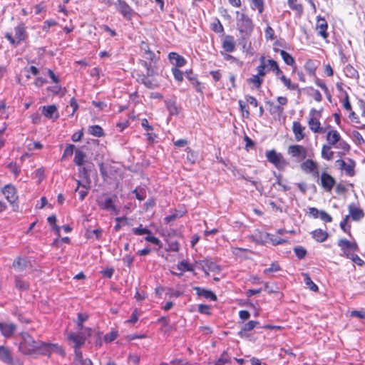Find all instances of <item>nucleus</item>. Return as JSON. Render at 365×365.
Returning <instances> with one entry per match:
<instances>
[{
  "label": "nucleus",
  "mask_w": 365,
  "mask_h": 365,
  "mask_svg": "<svg viewBox=\"0 0 365 365\" xmlns=\"http://www.w3.org/2000/svg\"><path fill=\"white\" fill-rule=\"evenodd\" d=\"M264 34L265 38L267 40H272L274 37V31L270 26L268 25L264 30Z\"/></svg>",
  "instance_id": "338daca9"
},
{
  "label": "nucleus",
  "mask_w": 365,
  "mask_h": 365,
  "mask_svg": "<svg viewBox=\"0 0 365 365\" xmlns=\"http://www.w3.org/2000/svg\"><path fill=\"white\" fill-rule=\"evenodd\" d=\"M222 48L227 53H231L235 49V43L234 41L233 36H226L223 42H222Z\"/></svg>",
  "instance_id": "cd10ccee"
},
{
  "label": "nucleus",
  "mask_w": 365,
  "mask_h": 365,
  "mask_svg": "<svg viewBox=\"0 0 365 365\" xmlns=\"http://www.w3.org/2000/svg\"><path fill=\"white\" fill-rule=\"evenodd\" d=\"M231 363V357L227 351H224L220 358L215 361V365H225Z\"/></svg>",
  "instance_id": "37998d69"
},
{
  "label": "nucleus",
  "mask_w": 365,
  "mask_h": 365,
  "mask_svg": "<svg viewBox=\"0 0 365 365\" xmlns=\"http://www.w3.org/2000/svg\"><path fill=\"white\" fill-rule=\"evenodd\" d=\"M337 245L344 252L345 257L346 254L351 253L349 250L356 252L359 250L358 245L356 242H350L346 239H340L338 241Z\"/></svg>",
  "instance_id": "f8f14e48"
},
{
  "label": "nucleus",
  "mask_w": 365,
  "mask_h": 365,
  "mask_svg": "<svg viewBox=\"0 0 365 365\" xmlns=\"http://www.w3.org/2000/svg\"><path fill=\"white\" fill-rule=\"evenodd\" d=\"M186 74L187 78L192 83L195 91L197 92H202V88L201 86V83L197 80V76L192 73V70H190L189 71H187Z\"/></svg>",
  "instance_id": "c85d7f7f"
},
{
  "label": "nucleus",
  "mask_w": 365,
  "mask_h": 365,
  "mask_svg": "<svg viewBox=\"0 0 365 365\" xmlns=\"http://www.w3.org/2000/svg\"><path fill=\"white\" fill-rule=\"evenodd\" d=\"M267 63L268 68L267 71H273L277 78H279L282 74V71L279 68V65L276 61L273 59H268L267 60Z\"/></svg>",
  "instance_id": "2f4dec72"
},
{
  "label": "nucleus",
  "mask_w": 365,
  "mask_h": 365,
  "mask_svg": "<svg viewBox=\"0 0 365 365\" xmlns=\"http://www.w3.org/2000/svg\"><path fill=\"white\" fill-rule=\"evenodd\" d=\"M304 68L311 76L316 77L317 66L312 60L309 59L306 61Z\"/></svg>",
  "instance_id": "a19ab883"
},
{
  "label": "nucleus",
  "mask_w": 365,
  "mask_h": 365,
  "mask_svg": "<svg viewBox=\"0 0 365 365\" xmlns=\"http://www.w3.org/2000/svg\"><path fill=\"white\" fill-rule=\"evenodd\" d=\"M347 162L344 160L339 159L336 160V164L339 167V168L341 170H344L346 175L349 177H353L355 175V167L356 162L351 159L348 158L346 159Z\"/></svg>",
  "instance_id": "0eeeda50"
},
{
  "label": "nucleus",
  "mask_w": 365,
  "mask_h": 365,
  "mask_svg": "<svg viewBox=\"0 0 365 365\" xmlns=\"http://www.w3.org/2000/svg\"><path fill=\"white\" fill-rule=\"evenodd\" d=\"M168 58L170 63L174 67H176V68L182 67L187 63L186 59L183 56H180V54H178L176 52H170L168 53Z\"/></svg>",
  "instance_id": "4468645a"
},
{
  "label": "nucleus",
  "mask_w": 365,
  "mask_h": 365,
  "mask_svg": "<svg viewBox=\"0 0 365 365\" xmlns=\"http://www.w3.org/2000/svg\"><path fill=\"white\" fill-rule=\"evenodd\" d=\"M16 329V326L13 323L0 322V331L5 338L13 336Z\"/></svg>",
  "instance_id": "f3484780"
},
{
  "label": "nucleus",
  "mask_w": 365,
  "mask_h": 365,
  "mask_svg": "<svg viewBox=\"0 0 365 365\" xmlns=\"http://www.w3.org/2000/svg\"><path fill=\"white\" fill-rule=\"evenodd\" d=\"M346 257L351 259L353 262L359 266H363L364 264V261L361 259L356 254L347 253L346 254Z\"/></svg>",
  "instance_id": "603ef678"
},
{
  "label": "nucleus",
  "mask_w": 365,
  "mask_h": 365,
  "mask_svg": "<svg viewBox=\"0 0 365 365\" xmlns=\"http://www.w3.org/2000/svg\"><path fill=\"white\" fill-rule=\"evenodd\" d=\"M312 237L318 242H323L328 238V232L322 229H317L311 232Z\"/></svg>",
  "instance_id": "c756f323"
},
{
  "label": "nucleus",
  "mask_w": 365,
  "mask_h": 365,
  "mask_svg": "<svg viewBox=\"0 0 365 365\" xmlns=\"http://www.w3.org/2000/svg\"><path fill=\"white\" fill-rule=\"evenodd\" d=\"M288 154L296 158L297 162L304 160L307 157V149L301 145H292L289 146Z\"/></svg>",
  "instance_id": "6e6552de"
},
{
  "label": "nucleus",
  "mask_w": 365,
  "mask_h": 365,
  "mask_svg": "<svg viewBox=\"0 0 365 365\" xmlns=\"http://www.w3.org/2000/svg\"><path fill=\"white\" fill-rule=\"evenodd\" d=\"M335 184L336 180L330 174L327 172L321 174L320 185L327 192H331Z\"/></svg>",
  "instance_id": "9b49d317"
},
{
  "label": "nucleus",
  "mask_w": 365,
  "mask_h": 365,
  "mask_svg": "<svg viewBox=\"0 0 365 365\" xmlns=\"http://www.w3.org/2000/svg\"><path fill=\"white\" fill-rule=\"evenodd\" d=\"M341 136L339 133L336 130H331L327 133V140L329 145H334L340 140Z\"/></svg>",
  "instance_id": "7c9ffc66"
},
{
  "label": "nucleus",
  "mask_w": 365,
  "mask_h": 365,
  "mask_svg": "<svg viewBox=\"0 0 365 365\" xmlns=\"http://www.w3.org/2000/svg\"><path fill=\"white\" fill-rule=\"evenodd\" d=\"M266 103L269 106V112L271 115L278 114L281 115L283 113V107L274 105V103L270 101H267Z\"/></svg>",
  "instance_id": "f704fd0d"
},
{
  "label": "nucleus",
  "mask_w": 365,
  "mask_h": 365,
  "mask_svg": "<svg viewBox=\"0 0 365 365\" xmlns=\"http://www.w3.org/2000/svg\"><path fill=\"white\" fill-rule=\"evenodd\" d=\"M260 64L257 67L258 76L263 77L266 74L265 68H267V63L264 56L259 58Z\"/></svg>",
  "instance_id": "ea45409f"
},
{
  "label": "nucleus",
  "mask_w": 365,
  "mask_h": 365,
  "mask_svg": "<svg viewBox=\"0 0 365 365\" xmlns=\"http://www.w3.org/2000/svg\"><path fill=\"white\" fill-rule=\"evenodd\" d=\"M247 82L253 83L256 88H259L263 83V78L257 75H254L247 79Z\"/></svg>",
  "instance_id": "13d9d810"
},
{
  "label": "nucleus",
  "mask_w": 365,
  "mask_h": 365,
  "mask_svg": "<svg viewBox=\"0 0 365 365\" xmlns=\"http://www.w3.org/2000/svg\"><path fill=\"white\" fill-rule=\"evenodd\" d=\"M351 136L353 137L355 143L357 144L358 145H361V144L365 143L361 133L356 130L352 131Z\"/></svg>",
  "instance_id": "052dcab7"
},
{
  "label": "nucleus",
  "mask_w": 365,
  "mask_h": 365,
  "mask_svg": "<svg viewBox=\"0 0 365 365\" xmlns=\"http://www.w3.org/2000/svg\"><path fill=\"white\" fill-rule=\"evenodd\" d=\"M314 78H315L314 82H315L316 85L318 86L319 87H320L324 91L325 94L327 96L328 99L330 100L331 96V94L329 93V89H328L326 83L322 80L317 78V76Z\"/></svg>",
  "instance_id": "3c124183"
},
{
  "label": "nucleus",
  "mask_w": 365,
  "mask_h": 365,
  "mask_svg": "<svg viewBox=\"0 0 365 365\" xmlns=\"http://www.w3.org/2000/svg\"><path fill=\"white\" fill-rule=\"evenodd\" d=\"M177 269L182 272H192L194 270L193 265L184 260L178 262L177 264Z\"/></svg>",
  "instance_id": "a18cd8bd"
},
{
  "label": "nucleus",
  "mask_w": 365,
  "mask_h": 365,
  "mask_svg": "<svg viewBox=\"0 0 365 365\" xmlns=\"http://www.w3.org/2000/svg\"><path fill=\"white\" fill-rule=\"evenodd\" d=\"M259 322L258 321H250L242 326L240 331H238L237 335L241 338H247L250 336L249 331L254 329L255 327L258 325Z\"/></svg>",
  "instance_id": "2eb2a0df"
},
{
  "label": "nucleus",
  "mask_w": 365,
  "mask_h": 365,
  "mask_svg": "<svg viewBox=\"0 0 365 365\" xmlns=\"http://www.w3.org/2000/svg\"><path fill=\"white\" fill-rule=\"evenodd\" d=\"M334 152L331 150V145H324L322 149V157L324 159L330 160L333 158Z\"/></svg>",
  "instance_id": "c03bdc74"
},
{
  "label": "nucleus",
  "mask_w": 365,
  "mask_h": 365,
  "mask_svg": "<svg viewBox=\"0 0 365 365\" xmlns=\"http://www.w3.org/2000/svg\"><path fill=\"white\" fill-rule=\"evenodd\" d=\"M327 28L328 24L325 19L318 16L317 21V29H318V34L324 39L329 36Z\"/></svg>",
  "instance_id": "aec40b11"
},
{
  "label": "nucleus",
  "mask_w": 365,
  "mask_h": 365,
  "mask_svg": "<svg viewBox=\"0 0 365 365\" xmlns=\"http://www.w3.org/2000/svg\"><path fill=\"white\" fill-rule=\"evenodd\" d=\"M171 365H192L187 360L183 359H174L170 361Z\"/></svg>",
  "instance_id": "774afa93"
},
{
  "label": "nucleus",
  "mask_w": 365,
  "mask_h": 365,
  "mask_svg": "<svg viewBox=\"0 0 365 365\" xmlns=\"http://www.w3.org/2000/svg\"><path fill=\"white\" fill-rule=\"evenodd\" d=\"M237 14V27L241 37L246 40L250 37L254 30V24L251 18L245 13L236 11Z\"/></svg>",
  "instance_id": "f03ea898"
},
{
  "label": "nucleus",
  "mask_w": 365,
  "mask_h": 365,
  "mask_svg": "<svg viewBox=\"0 0 365 365\" xmlns=\"http://www.w3.org/2000/svg\"><path fill=\"white\" fill-rule=\"evenodd\" d=\"M88 132L90 135L95 137H103L105 135V133L103 128L98 125H91L88 128Z\"/></svg>",
  "instance_id": "72a5a7b5"
},
{
  "label": "nucleus",
  "mask_w": 365,
  "mask_h": 365,
  "mask_svg": "<svg viewBox=\"0 0 365 365\" xmlns=\"http://www.w3.org/2000/svg\"><path fill=\"white\" fill-rule=\"evenodd\" d=\"M132 232L135 235L138 236L152 234V232L149 229L143 227L142 225H140L138 227L133 228Z\"/></svg>",
  "instance_id": "de8ad7c7"
},
{
  "label": "nucleus",
  "mask_w": 365,
  "mask_h": 365,
  "mask_svg": "<svg viewBox=\"0 0 365 365\" xmlns=\"http://www.w3.org/2000/svg\"><path fill=\"white\" fill-rule=\"evenodd\" d=\"M40 108L42 114L48 119H57L59 117L58 108L55 105L43 106Z\"/></svg>",
  "instance_id": "a211bd4d"
},
{
  "label": "nucleus",
  "mask_w": 365,
  "mask_h": 365,
  "mask_svg": "<svg viewBox=\"0 0 365 365\" xmlns=\"http://www.w3.org/2000/svg\"><path fill=\"white\" fill-rule=\"evenodd\" d=\"M283 83L284 86L289 90H299V86L297 83H292L291 80L287 78L284 75L282 74L279 78Z\"/></svg>",
  "instance_id": "4c0bfd02"
},
{
  "label": "nucleus",
  "mask_w": 365,
  "mask_h": 365,
  "mask_svg": "<svg viewBox=\"0 0 365 365\" xmlns=\"http://www.w3.org/2000/svg\"><path fill=\"white\" fill-rule=\"evenodd\" d=\"M117 198L115 195L110 197L107 193H103L101 195L98 196L96 199V203L100 209L112 211L117 213L116 207L115 205V200Z\"/></svg>",
  "instance_id": "7ed1b4c3"
},
{
  "label": "nucleus",
  "mask_w": 365,
  "mask_h": 365,
  "mask_svg": "<svg viewBox=\"0 0 365 365\" xmlns=\"http://www.w3.org/2000/svg\"><path fill=\"white\" fill-rule=\"evenodd\" d=\"M85 158L86 154L84 152L80 150H76L73 162L76 165L81 167L83 165Z\"/></svg>",
  "instance_id": "79ce46f5"
},
{
  "label": "nucleus",
  "mask_w": 365,
  "mask_h": 365,
  "mask_svg": "<svg viewBox=\"0 0 365 365\" xmlns=\"http://www.w3.org/2000/svg\"><path fill=\"white\" fill-rule=\"evenodd\" d=\"M114 4L124 19L128 21L132 19L135 11L124 0H117Z\"/></svg>",
  "instance_id": "423d86ee"
},
{
  "label": "nucleus",
  "mask_w": 365,
  "mask_h": 365,
  "mask_svg": "<svg viewBox=\"0 0 365 365\" xmlns=\"http://www.w3.org/2000/svg\"><path fill=\"white\" fill-rule=\"evenodd\" d=\"M315 114H317L319 117L321 115L320 113L315 108H312L309 112L311 117L308 122L309 128L315 133H323L325 130L323 128L321 127V123L317 119V117H315Z\"/></svg>",
  "instance_id": "1a4fd4ad"
},
{
  "label": "nucleus",
  "mask_w": 365,
  "mask_h": 365,
  "mask_svg": "<svg viewBox=\"0 0 365 365\" xmlns=\"http://www.w3.org/2000/svg\"><path fill=\"white\" fill-rule=\"evenodd\" d=\"M165 106L169 111L170 115H177L179 113V108L177 106V103L173 100L165 101Z\"/></svg>",
  "instance_id": "473e14b6"
},
{
  "label": "nucleus",
  "mask_w": 365,
  "mask_h": 365,
  "mask_svg": "<svg viewBox=\"0 0 365 365\" xmlns=\"http://www.w3.org/2000/svg\"><path fill=\"white\" fill-rule=\"evenodd\" d=\"M1 192L10 203H14L18 198L16 187L11 184L6 185Z\"/></svg>",
  "instance_id": "ddd939ff"
},
{
  "label": "nucleus",
  "mask_w": 365,
  "mask_h": 365,
  "mask_svg": "<svg viewBox=\"0 0 365 365\" xmlns=\"http://www.w3.org/2000/svg\"><path fill=\"white\" fill-rule=\"evenodd\" d=\"M280 56H282L284 62L292 67H296V63L294 58L287 51H281Z\"/></svg>",
  "instance_id": "58836bf2"
},
{
  "label": "nucleus",
  "mask_w": 365,
  "mask_h": 365,
  "mask_svg": "<svg viewBox=\"0 0 365 365\" xmlns=\"http://www.w3.org/2000/svg\"><path fill=\"white\" fill-rule=\"evenodd\" d=\"M251 9L252 10L257 9L259 14H262L264 11V1L263 0H251Z\"/></svg>",
  "instance_id": "09e8293b"
},
{
  "label": "nucleus",
  "mask_w": 365,
  "mask_h": 365,
  "mask_svg": "<svg viewBox=\"0 0 365 365\" xmlns=\"http://www.w3.org/2000/svg\"><path fill=\"white\" fill-rule=\"evenodd\" d=\"M211 29L215 33H222L224 31V27L219 19H216V22L211 24Z\"/></svg>",
  "instance_id": "e2e57ef3"
},
{
  "label": "nucleus",
  "mask_w": 365,
  "mask_h": 365,
  "mask_svg": "<svg viewBox=\"0 0 365 365\" xmlns=\"http://www.w3.org/2000/svg\"><path fill=\"white\" fill-rule=\"evenodd\" d=\"M145 240L146 242H149L155 245H158L159 248H162L163 247L162 242L158 237L153 236L152 234L147 235L146 237H145Z\"/></svg>",
  "instance_id": "4d7b16f0"
},
{
  "label": "nucleus",
  "mask_w": 365,
  "mask_h": 365,
  "mask_svg": "<svg viewBox=\"0 0 365 365\" xmlns=\"http://www.w3.org/2000/svg\"><path fill=\"white\" fill-rule=\"evenodd\" d=\"M141 52H143V56L149 60L151 62L155 61V54L153 51L150 50L148 43L145 41H142L140 45Z\"/></svg>",
  "instance_id": "5701e85b"
},
{
  "label": "nucleus",
  "mask_w": 365,
  "mask_h": 365,
  "mask_svg": "<svg viewBox=\"0 0 365 365\" xmlns=\"http://www.w3.org/2000/svg\"><path fill=\"white\" fill-rule=\"evenodd\" d=\"M19 351L24 355L40 354L50 357L52 353L65 356L66 353L58 344L36 341L28 332L19 334Z\"/></svg>",
  "instance_id": "f257e3e1"
},
{
  "label": "nucleus",
  "mask_w": 365,
  "mask_h": 365,
  "mask_svg": "<svg viewBox=\"0 0 365 365\" xmlns=\"http://www.w3.org/2000/svg\"><path fill=\"white\" fill-rule=\"evenodd\" d=\"M288 5L292 10L297 11L299 14L303 12L302 4L297 3V0H288Z\"/></svg>",
  "instance_id": "8fccbe9b"
},
{
  "label": "nucleus",
  "mask_w": 365,
  "mask_h": 365,
  "mask_svg": "<svg viewBox=\"0 0 365 365\" xmlns=\"http://www.w3.org/2000/svg\"><path fill=\"white\" fill-rule=\"evenodd\" d=\"M300 168L306 173H311L314 177L318 178L319 173L318 165L312 159H307L300 164Z\"/></svg>",
  "instance_id": "9d476101"
},
{
  "label": "nucleus",
  "mask_w": 365,
  "mask_h": 365,
  "mask_svg": "<svg viewBox=\"0 0 365 365\" xmlns=\"http://www.w3.org/2000/svg\"><path fill=\"white\" fill-rule=\"evenodd\" d=\"M346 75L351 78H356L359 76L358 71L351 66H347L345 68Z\"/></svg>",
  "instance_id": "69168bd1"
},
{
  "label": "nucleus",
  "mask_w": 365,
  "mask_h": 365,
  "mask_svg": "<svg viewBox=\"0 0 365 365\" xmlns=\"http://www.w3.org/2000/svg\"><path fill=\"white\" fill-rule=\"evenodd\" d=\"M294 252L298 259H302L304 258L307 252L305 248L302 246H297L294 248Z\"/></svg>",
  "instance_id": "bf43d9fd"
},
{
  "label": "nucleus",
  "mask_w": 365,
  "mask_h": 365,
  "mask_svg": "<svg viewBox=\"0 0 365 365\" xmlns=\"http://www.w3.org/2000/svg\"><path fill=\"white\" fill-rule=\"evenodd\" d=\"M88 319V315L86 313H78L77 317V329L78 331H83V322Z\"/></svg>",
  "instance_id": "49530a36"
},
{
  "label": "nucleus",
  "mask_w": 365,
  "mask_h": 365,
  "mask_svg": "<svg viewBox=\"0 0 365 365\" xmlns=\"http://www.w3.org/2000/svg\"><path fill=\"white\" fill-rule=\"evenodd\" d=\"M7 168L14 174L15 177H17L20 173V166H19L15 162H11L9 163Z\"/></svg>",
  "instance_id": "680f3d73"
},
{
  "label": "nucleus",
  "mask_w": 365,
  "mask_h": 365,
  "mask_svg": "<svg viewBox=\"0 0 365 365\" xmlns=\"http://www.w3.org/2000/svg\"><path fill=\"white\" fill-rule=\"evenodd\" d=\"M265 155L267 161L273 164L275 168L279 170L284 169V168L288 165V163L283 158L282 155L277 153L274 149L266 151Z\"/></svg>",
  "instance_id": "20e7f679"
},
{
  "label": "nucleus",
  "mask_w": 365,
  "mask_h": 365,
  "mask_svg": "<svg viewBox=\"0 0 365 365\" xmlns=\"http://www.w3.org/2000/svg\"><path fill=\"white\" fill-rule=\"evenodd\" d=\"M15 287L20 291H26L29 289V282L24 281L20 277L15 276Z\"/></svg>",
  "instance_id": "c9c22d12"
},
{
  "label": "nucleus",
  "mask_w": 365,
  "mask_h": 365,
  "mask_svg": "<svg viewBox=\"0 0 365 365\" xmlns=\"http://www.w3.org/2000/svg\"><path fill=\"white\" fill-rule=\"evenodd\" d=\"M133 192L135 194L136 199L140 201L143 200L146 197V191L143 187H136Z\"/></svg>",
  "instance_id": "864d4df0"
},
{
  "label": "nucleus",
  "mask_w": 365,
  "mask_h": 365,
  "mask_svg": "<svg viewBox=\"0 0 365 365\" xmlns=\"http://www.w3.org/2000/svg\"><path fill=\"white\" fill-rule=\"evenodd\" d=\"M197 264L199 265L197 267L201 269L206 274H208L210 271H215L218 269L217 265L209 259L199 261Z\"/></svg>",
  "instance_id": "6ab92c4d"
},
{
  "label": "nucleus",
  "mask_w": 365,
  "mask_h": 365,
  "mask_svg": "<svg viewBox=\"0 0 365 365\" xmlns=\"http://www.w3.org/2000/svg\"><path fill=\"white\" fill-rule=\"evenodd\" d=\"M13 359L10 349L4 346H0V360L4 364L11 363Z\"/></svg>",
  "instance_id": "a878e982"
},
{
  "label": "nucleus",
  "mask_w": 365,
  "mask_h": 365,
  "mask_svg": "<svg viewBox=\"0 0 365 365\" xmlns=\"http://www.w3.org/2000/svg\"><path fill=\"white\" fill-rule=\"evenodd\" d=\"M14 31L15 37L19 43L25 41L28 37L26 27L24 23L19 24L14 28Z\"/></svg>",
  "instance_id": "412c9836"
},
{
  "label": "nucleus",
  "mask_w": 365,
  "mask_h": 365,
  "mask_svg": "<svg viewBox=\"0 0 365 365\" xmlns=\"http://www.w3.org/2000/svg\"><path fill=\"white\" fill-rule=\"evenodd\" d=\"M304 130L305 127H303L299 121L293 122L292 130L297 141H300L305 137Z\"/></svg>",
  "instance_id": "b1692460"
},
{
  "label": "nucleus",
  "mask_w": 365,
  "mask_h": 365,
  "mask_svg": "<svg viewBox=\"0 0 365 365\" xmlns=\"http://www.w3.org/2000/svg\"><path fill=\"white\" fill-rule=\"evenodd\" d=\"M302 276L304 277V284L310 290L313 292H317L319 290L318 286L314 282H313L308 273H303Z\"/></svg>",
  "instance_id": "e433bc0d"
},
{
  "label": "nucleus",
  "mask_w": 365,
  "mask_h": 365,
  "mask_svg": "<svg viewBox=\"0 0 365 365\" xmlns=\"http://www.w3.org/2000/svg\"><path fill=\"white\" fill-rule=\"evenodd\" d=\"M90 169L87 167H82L79 168V178H83L84 180L83 188L89 190L91 188V179L90 177Z\"/></svg>",
  "instance_id": "4be33fe9"
},
{
  "label": "nucleus",
  "mask_w": 365,
  "mask_h": 365,
  "mask_svg": "<svg viewBox=\"0 0 365 365\" xmlns=\"http://www.w3.org/2000/svg\"><path fill=\"white\" fill-rule=\"evenodd\" d=\"M172 73L174 76V78L178 81L182 82L184 79V74L182 71H181L178 68L173 67L171 69Z\"/></svg>",
  "instance_id": "5fc2aeb1"
},
{
  "label": "nucleus",
  "mask_w": 365,
  "mask_h": 365,
  "mask_svg": "<svg viewBox=\"0 0 365 365\" xmlns=\"http://www.w3.org/2000/svg\"><path fill=\"white\" fill-rule=\"evenodd\" d=\"M221 54L223 56L224 60L230 61L231 63H236L240 66H242V63H243L242 61H240L239 59H237L235 56H233L229 53H224L222 52H221Z\"/></svg>",
  "instance_id": "6e6d98bb"
},
{
  "label": "nucleus",
  "mask_w": 365,
  "mask_h": 365,
  "mask_svg": "<svg viewBox=\"0 0 365 365\" xmlns=\"http://www.w3.org/2000/svg\"><path fill=\"white\" fill-rule=\"evenodd\" d=\"M67 339L71 344H73V348H81L86 341V335L81 331H70L67 333Z\"/></svg>",
  "instance_id": "39448f33"
},
{
  "label": "nucleus",
  "mask_w": 365,
  "mask_h": 365,
  "mask_svg": "<svg viewBox=\"0 0 365 365\" xmlns=\"http://www.w3.org/2000/svg\"><path fill=\"white\" fill-rule=\"evenodd\" d=\"M28 260L26 258L21 257H16L13 264L12 267L19 272H22L26 269L28 266Z\"/></svg>",
  "instance_id": "bb28decb"
},
{
  "label": "nucleus",
  "mask_w": 365,
  "mask_h": 365,
  "mask_svg": "<svg viewBox=\"0 0 365 365\" xmlns=\"http://www.w3.org/2000/svg\"><path fill=\"white\" fill-rule=\"evenodd\" d=\"M349 211L351 219L354 221H359L364 217V211L361 208L355 207L354 204L349 205Z\"/></svg>",
  "instance_id": "393cba45"
},
{
  "label": "nucleus",
  "mask_w": 365,
  "mask_h": 365,
  "mask_svg": "<svg viewBox=\"0 0 365 365\" xmlns=\"http://www.w3.org/2000/svg\"><path fill=\"white\" fill-rule=\"evenodd\" d=\"M74 149H75V145H73V144H68L64 151H63V154L62 155V159H64L66 158H68V157H70L73 155V151H74Z\"/></svg>",
  "instance_id": "0e129e2a"
},
{
  "label": "nucleus",
  "mask_w": 365,
  "mask_h": 365,
  "mask_svg": "<svg viewBox=\"0 0 365 365\" xmlns=\"http://www.w3.org/2000/svg\"><path fill=\"white\" fill-rule=\"evenodd\" d=\"M193 289L196 292V294L199 297H203L207 299L215 302L217 301L216 294L211 290L207 289L200 287H194Z\"/></svg>",
  "instance_id": "dca6fc26"
}]
</instances>
